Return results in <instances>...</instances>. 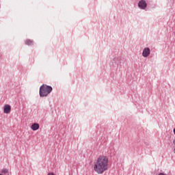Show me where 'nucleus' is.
<instances>
[{
    "mask_svg": "<svg viewBox=\"0 0 175 175\" xmlns=\"http://www.w3.org/2000/svg\"><path fill=\"white\" fill-rule=\"evenodd\" d=\"M39 124L34 123L31 125V129H32V131H38V129H39Z\"/></svg>",
    "mask_w": 175,
    "mask_h": 175,
    "instance_id": "423d86ee",
    "label": "nucleus"
},
{
    "mask_svg": "<svg viewBox=\"0 0 175 175\" xmlns=\"http://www.w3.org/2000/svg\"><path fill=\"white\" fill-rule=\"evenodd\" d=\"M51 91H53V88H51V86L42 85L40 88V96L42 98L47 96V95H49Z\"/></svg>",
    "mask_w": 175,
    "mask_h": 175,
    "instance_id": "f03ea898",
    "label": "nucleus"
},
{
    "mask_svg": "<svg viewBox=\"0 0 175 175\" xmlns=\"http://www.w3.org/2000/svg\"><path fill=\"white\" fill-rule=\"evenodd\" d=\"M48 175H55L53 172L49 173Z\"/></svg>",
    "mask_w": 175,
    "mask_h": 175,
    "instance_id": "1a4fd4ad",
    "label": "nucleus"
},
{
    "mask_svg": "<svg viewBox=\"0 0 175 175\" xmlns=\"http://www.w3.org/2000/svg\"><path fill=\"white\" fill-rule=\"evenodd\" d=\"M11 110H12V107H10V105H5L4 106L3 111H4L5 114H9V113H10Z\"/></svg>",
    "mask_w": 175,
    "mask_h": 175,
    "instance_id": "20e7f679",
    "label": "nucleus"
},
{
    "mask_svg": "<svg viewBox=\"0 0 175 175\" xmlns=\"http://www.w3.org/2000/svg\"><path fill=\"white\" fill-rule=\"evenodd\" d=\"M8 170L7 169H3L1 170V173H3V174H6V173H8Z\"/></svg>",
    "mask_w": 175,
    "mask_h": 175,
    "instance_id": "6e6552de",
    "label": "nucleus"
},
{
    "mask_svg": "<svg viewBox=\"0 0 175 175\" xmlns=\"http://www.w3.org/2000/svg\"><path fill=\"white\" fill-rule=\"evenodd\" d=\"M25 43L27 44V46H32V44H33V42H32L31 40H27Z\"/></svg>",
    "mask_w": 175,
    "mask_h": 175,
    "instance_id": "0eeeda50",
    "label": "nucleus"
},
{
    "mask_svg": "<svg viewBox=\"0 0 175 175\" xmlns=\"http://www.w3.org/2000/svg\"><path fill=\"white\" fill-rule=\"evenodd\" d=\"M138 6L141 9H144L145 8H147V3H146V1L142 0L139 2Z\"/></svg>",
    "mask_w": 175,
    "mask_h": 175,
    "instance_id": "7ed1b4c3",
    "label": "nucleus"
},
{
    "mask_svg": "<svg viewBox=\"0 0 175 175\" xmlns=\"http://www.w3.org/2000/svg\"><path fill=\"white\" fill-rule=\"evenodd\" d=\"M142 55L145 58L148 57L150 55V49L149 48H145L142 52Z\"/></svg>",
    "mask_w": 175,
    "mask_h": 175,
    "instance_id": "39448f33",
    "label": "nucleus"
},
{
    "mask_svg": "<svg viewBox=\"0 0 175 175\" xmlns=\"http://www.w3.org/2000/svg\"><path fill=\"white\" fill-rule=\"evenodd\" d=\"M93 169L97 174H103L105 172L109 170V157L100 156L94 163Z\"/></svg>",
    "mask_w": 175,
    "mask_h": 175,
    "instance_id": "f257e3e1",
    "label": "nucleus"
}]
</instances>
